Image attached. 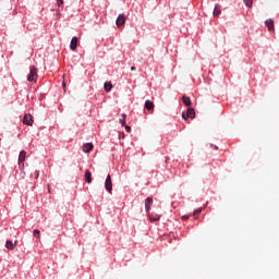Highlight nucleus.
Masks as SVG:
<instances>
[{"mask_svg":"<svg viewBox=\"0 0 279 279\" xmlns=\"http://www.w3.org/2000/svg\"><path fill=\"white\" fill-rule=\"evenodd\" d=\"M215 149H219V147L215 146Z\"/></svg>","mask_w":279,"mask_h":279,"instance_id":"obj_30","label":"nucleus"},{"mask_svg":"<svg viewBox=\"0 0 279 279\" xmlns=\"http://www.w3.org/2000/svg\"><path fill=\"white\" fill-rule=\"evenodd\" d=\"M104 88H105L106 93H110V90H112V83L106 82L104 84Z\"/></svg>","mask_w":279,"mask_h":279,"instance_id":"obj_17","label":"nucleus"},{"mask_svg":"<svg viewBox=\"0 0 279 279\" xmlns=\"http://www.w3.org/2000/svg\"><path fill=\"white\" fill-rule=\"evenodd\" d=\"M26 156H27V151H25V150L20 151L19 161H17L20 171H24V169H25V157Z\"/></svg>","mask_w":279,"mask_h":279,"instance_id":"obj_2","label":"nucleus"},{"mask_svg":"<svg viewBox=\"0 0 279 279\" xmlns=\"http://www.w3.org/2000/svg\"><path fill=\"white\" fill-rule=\"evenodd\" d=\"M265 25L268 27V32H274V20L271 19L266 20Z\"/></svg>","mask_w":279,"mask_h":279,"instance_id":"obj_13","label":"nucleus"},{"mask_svg":"<svg viewBox=\"0 0 279 279\" xmlns=\"http://www.w3.org/2000/svg\"><path fill=\"white\" fill-rule=\"evenodd\" d=\"M38 80V69L36 65H31L27 82H36Z\"/></svg>","mask_w":279,"mask_h":279,"instance_id":"obj_1","label":"nucleus"},{"mask_svg":"<svg viewBox=\"0 0 279 279\" xmlns=\"http://www.w3.org/2000/svg\"><path fill=\"white\" fill-rule=\"evenodd\" d=\"M33 234H34L35 239H40V230L35 229V230L33 231Z\"/></svg>","mask_w":279,"mask_h":279,"instance_id":"obj_19","label":"nucleus"},{"mask_svg":"<svg viewBox=\"0 0 279 279\" xmlns=\"http://www.w3.org/2000/svg\"><path fill=\"white\" fill-rule=\"evenodd\" d=\"M149 221H160V215L148 214Z\"/></svg>","mask_w":279,"mask_h":279,"instance_id":"obj_14","label":"nucleus"},{"mask_svg":"<svg viewBox=\"0 0 279 279\" xmlns=\"http://www.w3.org/2000/svg\"><path fill=\"white\" fill-rule=\"evenodd\" d=\"M201 214H202V208H197L194 210L193 217H199Z\"/></svg>","mask_w":279,"mask_h":279,"instance_id":"obj_20","label":"nucleus"},{"mask_svg":"<svg viewBox=\"0 0 279 279\" xmlns=\"http://www.w3.org/2000/svg\"><path fill=\"white\" fill-rule=\"evenodd\" d=\"M131 71H136V66H131Z\"/></svg>","mask_w":279,"mask_h":279,"instance_id":"obj_26","label":"nucleus"},{"mask_svg":"<svg viewBox=\"0 0 279 279\" xmlns=\"http://www.w3.org/2000/svg\"><path fill=\"white\" fill-rule=\"evenodd\" d=\"M254 0H244V3L247 8H252V3Z\"/></svg>","mask_w":279,"mask_h":279,"instance_id":"obj_21","label":"nucleus"},{"mask_svg":"<svg viewBox=\"0 0 279 279\" xmlns=\"http://www.w3.org/2000/svg\"><path fill=\"white\" fill-rule=\"evenodd\" d=\"M5 247H7V250H14L15 247H16V244H14V242H12L11 240H8L7 242H5Z\"/></svg>","mask_w":279,"mask_h":279,"instance_id":"obj_15","label":"nucleus"},{"mask_svg":"<svg viewBox=\"0 0 279 279\" xmlns=\"http://www.w3.org/2000/svg\"><path fill=\"white\" fill-rule=\"evenodd\" d=\"M77 41H78L77 37H73V38L71 39L70 49H71L72 51H75V49H77Z\"/></svg>","mask_w":279,"mask_h":279,"instance_id":"obj_10","label":"nucleus"},{"mask_svg":"<svg viewBox=\"0 0 279 279\" xmlns=\"http://www.w3.org/2000/svg\"><path fill=\"white\" fill-rule=\"evenodd\" d=\"M62 86H63V88H66V83L63 82V83H62Z\"/></svg>","mask_w":279,"mask_h":279,"instance_id":"obj_27","label":"nucleus"},{"mask_svg":"<svg viewBox=\"0 0 279 279\" xmlns=\"http://www.w3.org/2000/svg\"><path fill=\"white\" fill-rule=\"evenodd\" d=\"M221 14V5L216 4L214 9V16H219Z\"/></svg>","mask_w":279,"mask_h":279,"instance_id":"obj_16","label":"nucleus"},{"mask_svg":"<svg viewBox=\"0 0 279 279\" xmlns=\"http://www.w3.org/2000/svg\"><path fill=\"white\" fill-rule=\"evenodd\" d=\"M93 143H86L83 145V151L85 154H90V151H93Z\"/></svg>","mask_w":279,"mask_h":279,"instance_id":"obj_9","label":"nucleus"},{"mask_svg":"<svg viewBox=\"0 0 279 279\" xmlns=\"http://www.w3.org/2000/svg\"><path fill=\"white\" fill-rule=\"evenodd\" d=\"M125 128V132L130 133L132 132V128L128 124L123 125Z\"/></svg>","mask_w":279,"mask_h":279,"instance_id":"obj_23","label":"nucleus"},{"mask_svg":"<svg viewBox=\"0 0 279 279\" xmlns=\"http://www.w3.org/2000/svg\"><path fill=\"white\" fill-rule=\"evenodd\" d=\"M182 102L184 104V106H186V108H191L192 106L191 97L189 96H182Z\"/></svg>","mask_w":279,"mask_h":279,"instance_id":"obj_11","label":"nucleus"},{"mask_svg":"<svg viewBox=\"0 0 279 279\" xmlns=\"http://www.w3.org/2000/svg\"><path fill=\"white\" fill-rule=\"evenodd\" d=\"M22 174H23V178H25V172H22Z\"/></svg>","mask_w":279,"mask_h":279,"instance_id":"obj_29","label":"nucleus"},{"mask_svg":"<svg viewBox=\"0 0 279 279\" xmlns=\"http://www.w3.org/2000/svg\"><path fill=\"white\" fill-rule=\"evenodd\" d=\"M117 27H123L125 25V14H119L116 20Z\"/></svg>","mask_w":279,"mask_h":279,"instance_id":"obj_6","label":"nucleus"},{"mask_svg":"<svg viewBox=\"0 0 279 279\" xmlns=\"http://www.w3.org/2000/svg\"><path fill=\"white\" fill-rule=\"evenodd\" d=\"M17 243H19V241H15V242L13 243V245H15V247H16Z\"/></svg>","mask_w":279,"mask_h":279,"instance_id":"obj_28","label":"nucleus"},{"mask_svg":"<svg viewBox=\"0 0 279 279\" xmlns=\"http://www.w3.org/2000/svg\"><path fill=\"white\" fill-rule=\"evenodd\" d=\"M23 123L24 125H29V126L34 125V117H32V114L29 113H26L23 118Z\"/></svg>","mask_w":279,"mask_h":279,"instance_id":"obj_5","label":"nucleus"},{"mask_svg":"<svg viewBox=\"0 0 279 279\" xmlns=\"http://www.w3.org/2000/svg\"><path fill=\"white\" fill-rule=\"evenodd\" d=\"M39 175H40V172H39L38 170H36V171H35V178H36V180H38Z\"/></svg>","mask_w":279,"mask_h":279,"instance_id":"obj_24","label":"nucleus"},{"mask_svg":"<svg viewBox=\"0 0 279 279\" xmlns=\"http://www.w3.org/2000/svg\"><path fill=\"white\" fill-rule=\"evenodd\" d=\"M153 205H154V198L151 196H148L145 199V210H146V213H149V210H151Z\"/></svg>","mask_w":279,"mask_h":279,"instance_id":"obj_7","label":"nucleus"},{"mask_svg":"<svg viewBox=\"0 0 279 279\" xmlns=\"http://www.w3.org/2000/svg\"><path fill=\"white\" fill-rule=\"evenodd\" d=\"M195 117V109L189 107L186 112H182V119L186 121V119H193Z\"/></svg>","mask_w":279,"mask_h":279,"instance_id":"obj_3","label":"nucleus"},{"mask_svg":"<svg viewBox=\"0 0 279 279\" xmlns=\"http://www.w3.org/2000/svg\"><path fill=\"white\" fill-rule=\"evenodd\" d=\"M105 189L108 193H112V177H110V174H108L106 178Z\"/></svg>","mask_w":279,"mask_h":279,"instance_id":"obj_4","label":"nucleus"},{"mask_svg":"<svg viewBox=\"0 0 279 279\" xmlns=\"http://www.w3.org/2000/svg\"><path fill=\"white\" fill-rule=\"evenodd\" d=\"M84 178L87 184H90L93 182V173L90 172V170L85 171Z\"/></svg>","mask_w":279,"mask_h":279,"instance_id":"obj_8","label":"nucleus"},{"mask_svg":"<svg viewBox=\"0 0 279 279\" xmlns=\"http://www.w3.org/2000/svg\"><path fill=\"white\" fill-rule=\"evenodd\" d=\"M145 108H146V110H148L149 112L154 111V108H155L154 101H151V100H146V101H145Z\"/></svg>","mask_w":279,"mask_h":279,"instance_id":"obj_12","label":"nucleus"},{"mask_svg":"<svg viewBox=\"0 0 279 279\" xmlns=\"http://www.w3.org/2000/svg\"><path fill=\"white\" fill-rule=\"evenodd\" d=\"M57 5L62 8L64 5V0H57Z\"/></svg>","mask_w":279,"mask_h":279,"instance_id":"obj_22","label":"nucleus"},{"mask_svg":"<svg viewBox=\"0 0 279 279\" xmlns=\"http://www.w3.org/2000/svg\"><path fill=\"white\" fill-rule=\"evenodd\" d=\"M122 119L120 120L121 125H125V119H128V116L125 113L121 114Z\"/></svg>","mask_w":279,"mask_h":279,"instance_id":"obj_18","label":"nucleus"},{"mask_svg":"<svg viewBox=\"0 0 279 279\" xmlns=\"http://www.w3.org/2000/svg\"><path fill=\"white\" fill-rule=\"evenodd\" d=\"M191 216H182V220L186 221Z\"/></svg>","mask_w":279,"mask_h":279,"instance_id":"obj_25","label":"nucleus"}]
</instances>
